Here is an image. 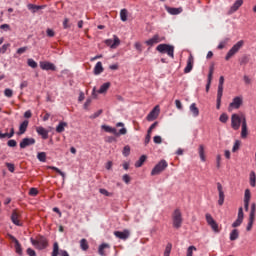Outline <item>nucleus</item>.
<instances>
[{
	"label": "nucleus",
	"instance_id": "obj_1",
	"mask_svg": "<svg viewBox=\"0 0 256 256\" xmlns=\"http://www.w3.org/2000/svg\"><path fill=\"white\" fill-rule=\"evenodd\" d=\"M244 121H247V116H245V113H235L231 115V128L234 131H239L241 128V125L244 123Z\"/></svg>",
	"mask_w": 256,
	"mask_h": 256
},
{
	"label": "nucleus",
	"instance_id": "obj_2",
	"mask_svg": "<svg viewBox=\"0 0 256 256\" xmlns=\"http://www.w3.org/2000/svg\"><path fill=\"white\" fill-rule=\"evenodd\" d=\"M116 127H123L117 132V128H113L111 126L102 125L101 128L106 133H112V135H115V137H121V135H127V128L125 127V124L123 122H118L116 124Z\"/></svg>",
	"mask_w": 256,
	"mask_h": 256
},
{
	"label": "nucleus",
	"instance_id": "obj_3",
	"mask_svg": "<svg viewBox=\"0 0 256 256\" xmlns=\"http://www.w3.org/2000/svg\"><path fill=\"white\" fill-rule=\"evenodd\" d=\"M172 226L174 229H181L183 226V213L177 208L172 213Z\"/></svg>",
	"mask_w": 256,
	"mask_h": 256
},
{
	"label": "nucleus",
	"instance_id": "obj_4",
	"mask_svg": "<svg viewBox=\"0 0 256 256\" xmlns=\"http://www.w3.org/2000/svg\"><path fill=\"white\" fill-rule=\"evenodd\" d=\"M156 51H158V53H167L168 57L175 59V47L173 45L159 44L156 47Z\"/></svg>",
	"mask_w": 256,
	"mask_h": 256
},
{
	"label": "nucleus",
	"instance_id": "obj_5",
	"mask_svg": "<svg viewBox=\"0 0 256 256\" xmlns=\"http://www.w3.org/2000/svg\"><path fill=\"white\" fill-rule=\"evenodd\" d=\"M30 241L32 245H34V247L40 251L49 247V241H47V238L43 236H40L37 240L31 238Z\"/></svg>",
	"mask_w": 256,
	"mask_h": 256
},
{
	"label": "nucleus",
	"instance_id": "obj_6",
	"mask_svg": "<svg viewBox=\"0 0 256 256\" xmlns=\"http://www.w3.org/2000/svg\"><path fill=\"white\" fill-rule=\"evenodd\" d=\"M225 83V77L220 76L218 91H217V100H216V109H221V99L223 98V85Z\"/></svg>",
	"mask_w": 256,
	"mask_h": 256
},
{
	"label": "nucleus",
	"instance_id": "obj_7",
	"mask_svg": "<svg viewBox=\"0 0 256 256\" xmlns=\"http://www.w3.org/2000/svg\"><path fill=\"white\" fill-rule=\"evenodd\" d=\"M243 45H245V42L243 40L238 41L226 54L225 56V60L229 61V59H231V57H233L234 55H236V53H239V51L241 50V48L243 47Z\"/></svg>",
	"mask_w": 256,
	"mask_h": 256
},
{
	"label": "nucleus",
	"instance_id": "obj_8",
	"mask_svg": "<svg viewBox=\"0 0 256 256\" xmlns=\"http://www.w3.org/2000/svg\"><path fill=\"white\" fill-rule=\"evenodd\" d=\"M166 167H169V164H167V161L165 160H161L159 163H157L155 165V167L152 169L151 171V175L155 176V175H160L161 173H163V171H165Z\"/></svg>",
	"mask_w": 256,
	"mask_h": 256
},
{
	"label": "nucleus",
	"instance_id": "obj_9",
	"mask_svg": "<svg viewBox=\"0 0 256 256\" xmlns=\"http://www.w3.org/2000/svg\"><path fill=\"white\" fill-rule=\"evenodd\" d=\"M206 217V222L208 223V225L211 227L212 231H214V233H219V224H217V221H215V219H213V216H211V214L207 213L205 215Z\"/></svg>",
	"mask_w": 256,
	"mask_h": 256
},
{
	"label": "nucleus",
	"instance_id": "obj_10",
	"mask_svg": "<svg viewBox=\"0 0 256 256\" xmlns=\"http://www.w3.org/2000/svg\"><path fill=\"white\" fill-rule=\"evenodd\" d=\"M206 217V222L208 223V225L211 227L212 231H214V233H219V224H217V221H215V219H213V216H211V214L207 213L205 215Z\"/></svg>",
	"mask_w": 256,
	"mask_h": 256
},
{
	"label": "nucleus",
	"instance_id": "obj_11",
	"mask_svg": "<svg viewBox=\"0 0 256 256\" xmlns=\"http://www.w3.org/2000/svg\"><path fill=\"white\" fill-rule=\"evenodd\" d=\"M161 41H165V37H161L159 34H155L152 38L145 41V45L148 47H153L154 45H157V43H161Z\"/></svg>",
	"mask_w": 256,
	"mask_h": 256
},
{
	"label": "nucleus",
	"instance_id": "obj_12",
	"mask_svg": "<svg viewBox=\"0 0 256 256\" xmlns=\"http://www.w3.org/2000/svg\"><path fill=\"white\" fill-rule=\"evenodd\" d=\"M243 105V98L241 96H236L233 98L232 102L229 104V111L231 109H239Z\"/></svg>",
	"mask_w": 256,
	"mask_h": 256
},
{
	"label": "nucleus",
	"instance_id": "obj_13",
	"mask_svg": "<svg viewBox=\"0 0 256 256\" xmlns=\"http://www.w3.org/2000/svg\"><path fill=\"white\" fill-rule=\"evenodd\" d=\"M105 45L111 47V49H116L117 47H119V45H121V40L119 39V37H117V35H114V40H105Z\"/></svg>",
	"mask_w": 256,
	"mask_h": 256
},
{
	"label": "nucleus",
	"instance_id": "obj_14",
	"mask_svg": "<svg viewBox=\"0 0 256 256\" xmlns=\"http://www.w3.org/2000/svg\"><path fill=\"white\" fill-rule=\"evenodd\" d=\"M160 109L159 106H155L150 113L147 115L146 119L147 121H155V119H157V117H159V113H160Z\"/></svg>",
	"mask_w": 256,
	"mask_h": 256
},
{
	"label": "nucleus",
	"instance_id": "obj_15",
	"mask_svg": "<svg viewBox=\"0 0 256 256\" xmlns=\"http://www.w3.org/2000/svg\"><path fill=\"white\" fill-rule=\"evenodd\" d=\"M35 138H24L20 142V149H27V147H31V145H35Z\"/></svg>",
	"mask_w": 256,
	"mask_h": 256
},
{
	"label": "nucleus",
	"instance_id": "obj_16",
	"mask_svg": "<svg viewBox=\"0 0 256 256\" xmlns=\"http://www.w3.org/2000/svg\"><path fill=\"white\" fill-rule=\"evenodd\" d=\"M21 219V214L14 210L11 215V221L14 225H17V227H23V223L20 221Z\"/></svg>",
	"mask_w": 256,
	"mask_h": 256
},
{
	"label": "nucleus",
	"instance_id": "obj_17",
	"mask_svg": "<svg viewBox=\"0 0 256 256\" xmlns=\"http://www.w3.org/2000/svg\"><path fill=\"white\" fill-rule=\"evenodd\" d=\"M40 68L43 71H56L57 67L55 66V64L51 63V62H47V61H42L40 62Z\"/></svg>",
	"mask_w": 256,
	"mask_h": 256
},
{
	"label": "nucleus",
	"instance_id": "obj_18",
	"mask_svg": "<svg viewBox=\"0 0 256 256\" xmlns=\"http://www.w3.org/2000/svg\"><path fill=\"white\" fill-rule=\"evenodd\" d=\"M52 256H59V243L55 242L53 244ZM60 256H69L66 250H60Z\"/></svg>",
	"mask_w": 256,
	"mask_h": 256
},
{
	"label": "nucleus",
	"instance_id": "obj_19",
	"mask_svg": "<svg viewBox=\"0 0 256 256\" xmlns=\"http://www.w3.org/2000/svg\"><path fill=\"white\" fill-rule=\"evenodd\" d=\"M217 189L219 192L218 205L221 207L223 203H225V192H223V185H221L219 182L217 183Z\"/></svg>",
	"mask_w": 256,
	"mask_h": 256
},
{
	"label": "nucleus",
	"instance_id": "obj_20",
	"mask_svg": "<svg viewBox=\"0 0 256 256\" xmlns=\"http://www.w3.org/2000/svg\"><path fill=\"white\" fill-rule=\"evenodd\" d=\"M195 63V59L193 58V54H190L187 59V65L184 68V73H191L193 71V64Z\"/></svg>",
	"mask_w": 256,
	"mask_h": 256
},
{
	"label": "nucleus",
	"instance_id": "obj_21",
	"mask_svg": "<svg viewBox=\"0 0 256 256\" xmlns=\"http://www.w3.org/2000/svg\"><path fill=\"white\" fill-rule=\"evenodd\" d=\"M114 235L118 239H122L123 241H126V239H129V236L131 235V233L129 232V230H124L122 232L121 231H115Z\"/></svg>",
	"mask_w": 256,
	"mask_h": 256
},
{
	"label": "nucleus",
	"instance_id": "obj_22",
	"mask_svg": "<svg viewBox=\"0 0 256 256\" xmlns=\"http://www.w3.org/2000/svg\"><path fill=\"white\" fill-rule=\"evenodd\" d=\"M11 241L15 244V251L18 255H23V248L21 247V243H19V240L15 238V236L10 235Z\"/></svg>",
	"mask_w": 256,
	"mask_h": 256
},
{
	"label": "nucleus",
	"instance_id": "obj_23",
	"mask_svg": "<svg viewBox=\"0 0 256 256\" xmlns=\"http://www.w3.org/2000/svg\"><path fill=\"white\" fill-rule=\"evenodd\" d=\"M242 5H243V0H236L228 12L229 15H233V13H236V11H239Z\"/></svg>",
	"mask_w": 256,
	"mask_h": 256
},
{
	"label": "nucleus",
	"instance_id": "obj_24",
	"mask_svg": "<svg viewBox=\"0 0 256 256\" xmlns=\"http://www.w3.org/2000/svg\"><path fill=\"white\" fill-rule=\"evenodd\" d=\"M249 135V129L247 128V120H244L241 125V139H247Z\"/></svg>",
	"mask_w": 256,
	"mask_h": 256
},
{
	"label": "nucleus",
	"instance_id": "obj_25",
	"mask_svg": "<svg viewBox=\"0 0 256 256\" xmlns=\"http://www.w3.org/2000/svg\"><path fill=\"white\" fill-rule=\"evenodd\" d=\"M36 132L38 135L42 136V139H49V131H47L43 126L37 127Z\"/></svg>",
	"mask_w": 256,
	"mask_h": 256
},
{
	"label": "nucleus",
	"instance_id": "obj_26",
	"mask_svg": "<svg viewBox=\"0 0 256 256\" xmlns=\"http://www.w3.org/2000/svg\"><path fill=\"white\" fill-rule=\"evenodd\" d=\"M213 71L214 67L210 66L209 73H208V82L206 84V92L209 93V89L211 88V81L213 80Z\"/></svg>",
	"mask_w": 256,
	"mask_h": 256
},
{
	"label": "nucleus",
	"instance_id": "obj_27",
	"mask_svg": "<svg viewBox=\"0 0 256 256\" xmlns=\"http://www.w3.org/2000/svg\"><path fill=\"white\" fill-rule=\"evenodd\" d=\"M29 127V120H24L20 126H19V132L18 135H23L27 131V128Z\"/></svg>",
	"mask_w": 256,
	"mask_h": 256
},
{
	"label": "nucleus",
	"instance_id": "obj_28",
	"mask_svg": "<svg viewBox=\"0 0 256 256\" xmlns=\"http://www.w3.org/2000/svg\"><path fill=\"white\" fill-rule=\"evenodd\" d=\"M166 11L170 15H179L180 13H182L183 9L182 8H173V7L166 6Z\"/></svg>",
	"mask_w": 256,
	"mask_h": 256
},
{
	"label": "nucleus",
	"instance_id": "obj_29",
	"mask_svg": "<svg viewBox=\"0 0 256 256\" xmlns=\"http://www.w3.org/2000/svg\"><path fill=\"white\" fill-rule=\"evenodd\" d=\"M27 7L29 11H32V13H37V11H41V9H45V6L35 5V4H28Z\"/></svg>",
	"mask_w": 256,
	"mask_h": 256
},
{
	"label": "nucleus",
	"instance_id": "obj_30",
	"mask_svg": "<svg viewBox=\"0 0 256 256\" xmlns=\"http://www.w3.org/2000/svg\"><path fill=\"white\" fill-rule=\"evenodd\" d=\"M105 249H111V246L107 243H102L99 248H98V254L101 255V256H105L107 255L105 253Z\"/></svg>",
	"mask_w": 256,
	"mask_h": 256
},
{
	"label": "nucleus",
	"instance_id": "obj_31",
	"mask_svg": "<svg viewBox=\"0 0 256 256\" xmlns=\"http://www.w3.org/2000/svg\"><path fill=\"white\" fill-rule=\"evenodd\" d=\"M198 153L201 161L205 163L207 161V158L205 157V146L203 144H200L198 147Z\"/></svg>",
	"mask_w": 256,
	"mask_h": 256
},
{
	"label": "nucleus",
	"instance_id": "obj_32",
	"mask_svg": "<svg viewBox=\"0 0 256 256\" xmlns=\"http://www.w3.org/2000/svg\"><path fill=\"white\" fill-rule=\"evenodd\" d=\"M103 63L97 62L95 67H94V75H101L103 73Z\"/></svg>",
	"mask_w": 256,
	"mask_h": 256
},
{
	"label": "nucleus",
	"instance_id": "obj_33",
	"mask_svg": "<svg viewBox=\"0 0 256 256\" xmlns=\"http://www.w3.org/2000/svg\"><path fill=\"white\" fill-rule=\"evenodd\" d=\"M13 135H15V128H13V127L10 129V133H2L0 131V139H5L6 137L8 139H11V137H13Z\"/></svg>",
	"mask_w": 256,
	"mask_h": 256
},
{
	"label": "nucleus",
	"instance_id": "obj_34",
	"mask_svg": "<svg viewBox=\"0 0 256 256\" xmlns=\"http://www.w3.org/2000/svg\"><path fill=\"white\" fill-rule=\"evenodd\" d=\"M109 87H111L110 82H106V83L102 84L100 86V89L98 90V93H100V94L107 93V91L109 90Z\"/></svg>",
	"mask_w": 256,
	"mask_h": 256
},
{
	"label": "nucleus",
	"instance_id": "obj_35",
	"mask_svg": "<svg viewBox=\"0 0 256 256\" xmlns=\"http://www.w3.org/2000/svg\"><path fill=\"white\" fill-rule=\"evenodd\" d=\"M190 111L193 114V117H199V108H197V104L192 103L190 105Z\"/></svg>",
	"mask_w": 256,
	"mask_h": 256
},
{
	"label": "nucleus",
	"instance_id": "obj_36",
	"mask_svg": "<svg viewBox=\"0 0 256 256\" xmlns=\"http://www.w3.org/2000/svg\"><path fill=\"white\" fill-rule=\"evenodd\" d=\"M80 248L82 251H87L89 249V242L87 239L83 238L80 240Z\"/></svg>",
	"mask_w": 256,
	"mask_h": 256
},
{
	"label": "nucleus",
	"instance_id": "obj_37",
	"mask_svg": "<svg viewBox=\"0 0 256 256\" xmlns=\"http://www.w3.org/2000/svg\"><path fill=\"white\" fill-rule=\"evenodd\" d=\"M239 239V230L233 229L230 232V241H237Z\"/></svg>",
	"mask_w": 256,
	"mask_h": 256
},
{
	"label": "nucleus",
	"instance_id": "obj_38",
	"mask_svg": "<svg viewBox=\"0 0 256 256\" xmlns=\"http://www.w3.org/2000/svg\"><path fill=\"white\" fill-rule=\"evenodd\" d=\"M145 161H147V156L146 155H142L138 161L135 162V167L139 168V167H143V163H145Z\"/></svg>",
	"mask_w": 256,
	"mask_h": 256
},
{
	"label": "nucleus",
	"instance_id": "obj_39",
	"mask_svg": "<svg viewBox=\"0 0 256 256\" xmlns=\"http://www.w3.org/2000/svg\"><path fill=\"white\" fill-rule=\"evenodd\" d=\"M67 122H60L56 127V133H63L65 131V127H67Z\"/></svg>",
	"mask_w": 256,
	"mask_h": 256
},
{
	"label": "nucleus",
	"instance_id": "obj_40",
	"mask_svg": "<svg viewBox=\"0 0 256 256\" xmlns=\"http://www.w3.org/2000/svg\"><path fill=\"white\" fill-rule=\"evenodd\" d=\"M250 185H251V187H255L256 186V174H255V171H251L250 172Z\"/></svg>",
	"mask_w": 256,
	"mask_h": 256
},
{
	"label": "nucleus",
	"instance_id": "obj_41",
	"mask_svg": "<svg viewBox=\"0 0 256 256\" xmlns=\"http://www.w3.org/2000/svg\"><path fill=\"white\" fill-rule=\"evenodd\" d=\"M37 159L41 161V163H45V161H47V154L45 152H39L37 154Z\"/></svg>",
	"mask_w": 256,
	"mask_h": 256
},
{
	"label": "nucleus",
	"instance_id": "obj_42",
	"mask_svg": "<svg viewBox=\"0 0 256 256\" xmlns=\"http://www.w3.org/2000/svg\"><path fill=\"white\" fill-rule=\"evenodd\" d=\"M48 169H51L52 171H55L58 173V175H61L63 179H65V172L61 171V169L55 167V166H49Z\"/></svg>",
	"mask_w": 256,
	"mask_h": 256
},
{
	"label": "nucleus",
	"instance_id": "obj_43",
	"mask_svg": "<svg viewBox=\"0 0 256 256\" xmlns=\"http://www.w3.org/2000/svg\"><path fill=\"white\" fill-rule=\"evenodd\" d=\"M127 15H128V11H127V9H122L121 11H120V18H121V21H123V22H125V21H127Z\"/></svg>",
	"mask_w": 256,
	"mask_h": 256
},
{
	"label": "nucleus",
	"instance_id": "obj_44",
	"mask_svg": "<svg viewBox=\"0 0 256 256\" xmlns=\"http://www.w3.org/2000/svg\"><path fill=\"white\" fill-rule=\"evenodd\" d=\"M99 193H101V195H105V197H113V193L107 191L105 188H100Z\"/></svg>",
	"mask_w": 256,
	"mask_h": 256
},
{
	"label": "nucleus",
	"instance_id": "obj_45",
	"mask_svg": "<svg viewBox=\"0 0 256 256\" xmlns=\"http://www.w3.org/2000/svg\"><path fill=\"white\" fill-rule=\"evenodd\" d=\"M251 201V190L246 189L244 194V202L249 203Z\"/></svg>",
	"mask_w": 256,
	"mask_h": 256
},
{
	"label": "nucleus",
	"instance_id": "obj_46",
	"mask_svg": "<svg viewBox=\"0 0 256 256\" xmlns=\"http://www.w3.org/2000/svg\"><path fill=\"white\" fill-rule=\"evenodd\" d=\"M253 223H255V218L249 216V222L246 227V231H251V229H253Z\"/></svg>",
	"mask_w": 256,
	"mask_h": 256
},
{
	"label": "nucleus",
	"instance_id": "obj_47",
	"mask_svg": "<svg viewBox=\"0 0 256 256\" xmlns=\"http://www.w3.org/2000/svg\"><path fill=\"white\" fill-rule=\"evenodd\" d=\"M219 121L220 123H227V121H229V116L227 113H222L219 117Z\"/></svg>",
	"mask_w": 256,
	"mask_h": 256
},
{
	"label": "nucleus",
	"instance_id": "obj_48",
	"mask_svg": "<svg viewBox=\"0 0 256 256\" xmlns=\"http://www.w3.org/2000/svg\"><path fill=\"white\" fill-rule=\"evenodd\" d=\"M28 66L31 67L32 69H37V62L33 60L32 58H29L27 60Z\"/></svg>",
	"mask_w": 256,
	"mask_h": 256
},
{
	"label": "nucleus",
	"instance_id": "obj_49",
	"mask_svg": "<svg viewBox=\"0 0 256 256\" xmlns=\"http://www.w3.org/2000/svg\"><path fill=\"white\" fill-rule=\"evenodd\" d=\"M193 251H197V247L195 246H189L187 248L186 256H193Z\"/></svg>",
	"mask_w": 256,
	"mask_h": 256
},
{
	"label": "nucleus",
	"instance_id": "obj_50",
	"mask_svg": "<svg viewBox=\"0 0 256 256\" xmlns=\"http://www.w3.org/2000/svg\"><path fill=\"white\" fill-rule=\"evenodd\" d=\"M229 43V38H225L218 45V49H225V46Z\"/></svg>",
	"mask_w": 256,
	"mask_h": 256
},
{
	"label": "nucleus",
	"instance_id": "obj_51",
	"mask_svg": "<svg viewBox=\"0 0 256 256\" xmlns=\"http://www.w3.org/2000/svg\"><path fill=\"white\" fill-rule=\"evenodd\" d=\"M239 147H241V141L236 140L233 145L232 152L235 153L236 151H239Z\"/></svg>",
	"mask_w": 256,
	"mask_h": 256
},
{
	"label": "nucleus",
	"instance_id": "obj_52",
	"mask_svg": "<svg viewBox=\"0 0 256 256\" xmlns=\"http://www.w3.org/2000/svg\"><path fill=\"white\" fill-rule=\"evenodd\" d=\"M6 167L10 173H15V164L6 162Z\"/></svg>",
	"mask_w": 256,
	"mask_h": 256
},
{
	"label": "nucleus",
	"instance_id": "obj_53",
	"mask_svg": "<svg viewBox=\"0 0 256 256\" xmlns=\"http://www.w3.org/2000/svg\"><path fill=\"white\" fill-rule=\"evenodd\" d=\"M134 47L138 53H143V45H141V42H135Z\"/></svg>",
	"mask_w": 256,
	"mask_h": 256
},
{
	"label": "nucleus",
	"instance_id": "obj_54",
	"mask_svg": "<svg viewBox=\"0 0 256 256\" xmlns=\"http://www.w3.org/2000/svg\"><path fill=\"white\" fill-rule=\"evenodd\" d=\"M29 195L31 197H37V195H39V190H37V188H31L29 190Z\"/></svg>",
	"mask_w": 256,
	"mask_h": 256
},
{
	"label": "nucleus",
	"instance_id": "obj_55",
	"mask_svg": "<svg viewBox=\"0 0 256 256\" xmlns=\"http://www.w3.org/2000/svg\"><path fill=\"white\" fill-rule=\"evenodd\" d=\"M131 153V147L128 145L123 148V155L124 157H129V154Z\"/></svg>",
	"mask_w": 256,
	"mask_h": 256
},
{
	"label": "nucleus",
	"instance_id": "obj_56",
	"mask_svg": "<svg viewBox=\"0 0 256 256\" xmlns=\"http://www.w3.org/2000/svg\"><path fill=\"white\" fill-rule=\"evenodd\" d=\"M122 181H124L126 185H129V183H131V176H129V174H124L122 177Z\"/></svg>",
	"mask_w": 256,
	"mask_h": 256
},
{
	"label": "nucleus",
	"instance_id": "obj_57",
	"mask_svg": "<svg viewBox=\"0 0 256 256\" xmlns=\"http://www.w3.org/2000/svg\"><path fill=\"white\" fill-rule=\"evenodd\" d=\"M4 95H5V97H8V98L13 97V90H11L10 88H6L4 90Z\"/></svg>",
	"mask_w": 256,
	"mask_h": 256
},
{
	"label": "nucleus",
	"instance_id": "obj_58",
	"mask_svg": "<svg viewBox=\"0 0 256 256\" xmlns=\"http://www.w3.org/2000/svg\"><path fill=\"white\" fill-rule=\"evenodd\" d=\"M255 211H256V205L255 203H252L249 217L255 218Z\"/></svg>",
	"mask_w": 256,
	"mask_h": 256
},
{
	"label": "nucleus",
	"instance_id": "obj_59",
	"mask_svg": "<svg viewBox=\"0 0 256 256\" xmlns=\"http://www.w3.org/2000/svg\"><path fill=\"white\" fill-rule=\"evenodd\" d=\"M153 141L156 143V145H161V143H163L161 136H154Z\"/></svg>",
	"mask_w": 256,
	"mask_h": 256
},
{
	"label": "nucleus",
	"instance_id": "obj_60",
	"mask_svg": "<svg viewBox=\"0 0 256 256\" xmlns=\"http://www.w3.org/2000/svg\"><path fill=\"white\" fill-rule=\"evenodd\" d=\"M243 223V220L237 218L236 221L232 224V227L235 229L237 227H240V225Z\"/></svg>",
	"mask_w": 256,
	"mask_h": 256
},
{
	"label": "nucleus",
	"instance_id": "obj_61",
	"mask_svg": "<svg viewBox=\"0 0 256 256\" xmlns=\"http://www.w3.org/2000/svg\"><path fill=\"white\" fill-rule=\"evenodd\" d=\"M46 35L47 37H55V31H53V29L48 28L46 30Z\"/></svg>",
	"mask_w": 256,
	"mask_h": 256
},
{
	"label": "nucleus",
	"instance_id": "obj_62",
	"mask_svg": "<svg viewBox=\"0 0 256 256\" xmlns=\"http://www.w3.org/2000/svg\"><path fill=\"white\" fill-rule=\"evenodd\" d=\"M237 219H240L243 221L244 219V214H243V207H240L239 210H238V217Z\"/></svg>",
	"mask_w": 256,
	"mask_h": 256
},
{
	"label": "nucleus",
	"instance_id": "obj_63",
	"mask_svg": "<svg viewBox=\"0 0 256 256\" xmlns=\"http://www.w3.org/2000/svg\"><path fill=\"white\" fill-rule=\"evenodd\" d=\"M26 253H27V255H29V256H37V253H36L35 250H33L32 248H28V249L26 250Z\"/></svg>",
	"mask_w": 256,
	"mask_h": 256
},
{
	"label": "nucleus",
	"instance_id": "obj_64",
	"mask_svg": "<svg viewBox=\"0 0 256 256\" xmlns=\"http://www.w3.org/2000/svg\"><path fill=\"white\" fill-rule=\"evenodd\" d=\"M8 147H17V141L15 140H9L7 142Z\"/></svg>",
	"mask_w": 256,
	"mask_h": 256
}]
</instances>
